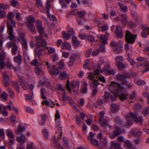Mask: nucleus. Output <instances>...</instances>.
Returning a JSON list of instances; mask_svg holds the SVG:
<instances>
[{
    "instance_id": "51",
    "label": "nucleus",
    "mask_w": 149,
    "mask_h": 149,
    "mask_svg": "<svg viewBox=\"0 0 149 149\" xmlns=\"http://www.w3.org/2000/svg\"><path fill=\"white\" fill-rule=\"evenodd\" d=\"M75 60V58L73 56H71L70 58V60L69 62L68 65L69 66H72Z\"/></svg>"
},
{
    "instance_id": "49",
    "label": "nucleus",
    "mask_w": 149,
    "mask_h": 149,
    "mask_svg": "<svg viewBox=\"0 0 149 149\" xmlns=\"http://www.w3.org/2000/svg\"><path fill=\"white\" fill-rule=\"evenodd\" d=\"M136 84L138 85L141 86L145 84L146 82L142 80L139 79L137 80L136 82Z\"/></svg>"
},
{
    "instance_id": "43",
    "label": "nucleus",
    "mask_w": 149,
    "mask_h": 149,
    "mask_svg": "<svg viewBox=\"0 0 149 149\" xmlns=\"http://www.w3.org/2000/svg\"><path fill=\"white\" fill-rule=\"evenodd\" d=\"M50 6V2L49 1H47L46 3V10L47 13V14H48L49 12V9Z\"/></svg>"
},
{
    "instance_id": "9",
    "label": "nucleus",
    "mask_w": 149,
    "mask_h": 149,
    "mask_svg": "<svg viewBox=\"0 0 149 149\" xmlns=\"http://www.w3.org/2000/svg\"><path fill=\"white\" fill-rule=\"evenodd\" d=\"M7 134L8 137L11 139L8 142V144L11 146L14 143V141H15L14 138L15 136L14 135L13 132L9 129H8L6 130Z\"/></svg>"
},
{
    "instance_id": "12",
    "label": "nucleus",
    "mask_w": 149,
    "mask_h": 149,
    "mask_svg": "<svg viewBox=\"0 0 149 149\" xmlns=\"http://www.w3.org/2000/svg\"><path fill=\"white\" fill-rule=\"evenodd\" d=\"M26 132V128L21 124H19L17 130L15 131V132L16 134H23L24 132Z\"/></svg>"
},
{
    "instance_id": "22",
    "label": "nucleus",
    "mask_w": 149,
    "mask_h": 149,
    "mask_svg": "<svg viewBox=\"0 0 149 149\" xmlns=\"http://www.w3.org/2000/svg\"><path fill=\"white\" fill-rule=\"evenodd\" d=\"M21 43L24 52H26L27 50V43L26 40L23 39L21 41Z\"/></svg>"
},
{
    "instance_id": "64",
    "label": "nucleus",
    "mask_w": 149,
    "mask_h": 149,
    "mask_svg": "<svg viewBox=\"0 0 149 149\" xmlns=\"http://www.w3.org/2000/svg\"><path fill=\"white\" fill-rule=\"evenodd\" d=\"M41 71V69L38 66L35 67V71L37 74H40Z\"/></svg>"
},
{
    "instance_id": "27",
    "label": "nucleus",
    "mask_w": 149,
    "mask_h": 149,
    "mask_svg": "<svg viewBox=\"0 0 149 149\" xmlns=\"http://www.w3.org/2000/svg\"><path fill=\"white\" fill-rule=\"evenodd\" d=\"M59 72L58 69L56 68L55 65L53 66V70L51 71L50 74L52 76H56L59 74Z\"/></svg>"
},
{
    "instance_id": "62",
    "label": "nucleus",
    "mask_w": 149,
    "mask_h": 149,
    "mask_svg": "<svg viewBox=\"0 0 149 149\" xmlns=\"http://www.w3.org/2000/svg\"><path fill=\"white\" fill-rule=\"evenodd\" d=\"M75 118L76 123L79 126H81V121L80 117L79 116H76Z\"/></svg>"
},
{
    "instance_id": "54",
    "label": "nucleus",
    "mask_w": 149,
    "mask_h": 149,
    "mask_svg": "<svg viewBox=\"0 0 149 149\" xmlns=\"http://www.w3.org/2000/svg\"><path fill=\"white\" fill-rule=\"evenodd\" d=\"M6 15V13L4 10L0 8V18H2L5 17Z\"/></svg>"
},
{
    "instance_id": "46",
    "label": "nucleus",
    "mask_w": 149,
    "mask_h": 149,
    "mask_svg": "<svg viewBox=\"0 0 149 149\" xmlns=\"http://www.w3.org/2000/svg\"><path fill=\"white\" fill-rule=\"evenodd\" d=\"M43 132L45 139H49V136L47 130L46 129H44L43 131Z\"/></svg>"
},
{
    "instance_id": "57",
    "label": "nucleus",
    "mask_w": 149,
    "mask_h": 149,
    "mask_svg": "<svg viewBox=\"0 0 149 149\" xmlns=\"http://www.w3.org/2000/svg\"><path fill=\"white\" fill-rule=\"evenodd\" d=\"M144 66L146 68L142 71V73H144V72L149 70V64H148L145 63L144 65Z\"/></svg>"
},
{
    "instance_id": "45",
    "label": "nucleus",
    "mask_w": 149,
    "mask_h": 149,
    "mask_svg": "<svg viewBox=\"0 0 149 149\" xmlns=\"http://www.w3.org/2000/svg\"><path fill=\"white\" fill-rule=\"evenodd\" d=\"M78 17L84 18L85 16L86 12L85 11H80L77 13Z\"/></svg>"
},
{
    "instance_id": "47",
    "label": "nucleus",
    "mask_w": 149,
    "mask_h": 149,
    "mask_svg": "<svg viewBox=\"0 0 149 149\" xmlns=\"http://www.w3.org/2000/svg\"><path fill=\"white\" fill-rule=\"evenodd\" d=\"M41 121L40 124L41 125L44 124L45 122V119L47 118V116L45 115H43L41 116Z\"/></svg>"
},
{
    "instance_id": "25",
    "label": "nucleus",
    "mask_w": 149,
    "mask_h": 149,
    "mask_svg": "<svg viewBox=\"0 0 149 149\" xmlns=\"http://www.w3.org/2000/svg\"><path fill=\"white\" fill-rule=\"evenodd\" d=\"M100 39L102 44L105 45L107 44V38L106 36L100 35Z\"/></svg>"
},
{
    "instance_id": "11",
    "label": "nucleus",
    "mask_w": 149,
    "mask_h": 149,
    "mask_svg": "<svg viewBox=\"0 0 149 149\" xmlns=\"http://www.w3.org/2000/svg\"><path fill=\"white\" fill-rule=\"evenodd\" d=\"M102 70L101 69L100 65L98 66L97 69L94 71V73H89V75L88 76V78L89 79H93L94 77L95 78V76L98 74H99V72L100 71L102 72L101 70Z\"/></svg>"
},
{
    "instance_id": "30",
    "label": "nucleus",
    "mask_w": 149,
    "mask_h": 149,
    "mask_svg": "<svg viewBox=\"0 0 149 149\" xmlns=\"http://www.w3.org/2000/svg\"><path fill=\"white\" fill-rule=\"evenodd\" d=\"M27 20L25 22L26 24L34 23L36 20L33 17L31 16L27 17Z\"/></svg>"
},
{
    "instance_id": "2",
    "label": "nucleus",
    "mask_w": 149,
    "mask_h": 149,
    "mask_svg": "<svg viewBox=\"0 0 149 149\" xmlns=\"http://www.w3.org/2000/svg\"><path fill=\"white\" fill-rule=\"evenodd\" d=\"M137 36L136 35L132 34L128 30L126 31L125 39L126 42L130 44L133 43Z\"/></svg>"
},
{
    "instance_id": "55",
    "label": "nucleus",
    "mask_w": 149,
    "mask_h": 149,
    "mask_svg": "<svg viewBox=\"0 0 149 149\" xmlns=\"http://www.w3.org/2000/svg\"><path fill=\"white\" fill-rule=\"evenodd\" d=\"M31 65H35L36 66H38L39 65V63L37 60L36 59L32 61L31 63Z\"/></svg>"
},
{
    "instance_id": "40",
    "label": "nucleus",
    "mask_w": 149,
    "mask_h": 149,
    "mask_svg": "<svg viewBox=\"0 0 149 149\" xmlns=\"http://www.w3.org/2000/svg\"><path fill=\"white\" fill-rule=\"evenodd\" d=\"M119 5L120 6V8L121 10L123 12H126L127 10V7L123 5L121 3H119Z\"/></svg>"
},
{
    "instance_id": "26",
    "label": "nucleus",
    "mask_w": 149,
    "mask_h": 149,
    "mask_svg": "<svg viewBox=\"0 0 149 149\" xmlns=\"http://www.w3.org/2000/svg\"><path fill=\"white\" fill-rule=\"evenodd\" d=\"M1 100L3 102L6 101L7 100L8 94L6 92H3L0 95Z\"/></svg>"
},
{
    "instance_id": "20",
    "label": "nucleus",
    "mask_w": 149,
    "mask_h": 149,
    "mask_svg": "<svg viewBox=\"0 0 149 149\" xmlns=\"http://www.w3.org/2000/svg\"><path fill=\"white\" fill-rule=\"evenodd\" d=\"M13 60L14 61L17 63L19 65H20L22 63V56L20 55H18L17 56L14 57Z\"/></svg>"
},
{
    "instance_id": "61",
    "label": "nucleus",
    "mask_w": 149,
    "mask_h": 149,
    "mask_svg": "<svg viewBox=\"0 0 149 149\" xmlns=\"http://www.w3.org/2000/svg\"><path fill=\"white\" fill-rule=\"evenodd\" d=\"M95 135V134L93 133L92 132H90L89 133V136H88V139L90 140L93 139Z\"/></svg>"
},
{
    "instance_id": "13",
    "label": "nucleus",
    "mask_w": 149,
    "mask_h": 149,
    "mask_svg": "<svg viewBox=\"0 0 149 149\" xmlns=\"http://www.w3.org/2000/svg\"><path fill=\"white\" fill-rule=\"evenodd\" d=\"M37 26L36 28L40 34V35L41 36V34L44 32V30L42 26V22L39 20H38L36 21Z\"/></svg>"
},
{
    "instance_id": "56",
    "label": "nucleus",
    "mask_w": 149,
    "mask_h": 149,
    "mask_svg": "<svg viewBox=\"0 0 149 149\" xmlns=\"http://www.w3.org/2000/svg\"><path fill=\"white\" fill-rule=\"evenodd\" d=\"M123 57L121 56H117L115 58V60L116 61V63H120L123 60Z\"/></svg>"
},
{
    "instance_id": "34",
    "label": "nucleus",
    "mask_w": 149,
    "mask_h": 149,
    "mask_svg": "<svg viewBox=\"0 0 149 149\" xmlns=\"http://www.w3.org/2000/svg\"><path fill=\"white\" fill-rule=\"evenodd\" d=\"M121 17L122 18L121 21L125 24H126L127 22V15L125 14H122L121 15Z\"/></svg>"
},
{
    "instance_id": "28",
    "label": "nucleus",
    "mask_w": 149,
    "mask_h": 149,
    "mask_svg": "<svg viewBox=\"0 0 149 149\" xmlns=\"http://www.w3.org/2000/svg\"><path fill=\"white\" fill-rule=\"evenodd\" d=\"M107 143V140L105 139L100 142L99 146H98V147L102 148L106 145Z\"/></svg>"
},
{
    "instance_id": "38",
    "label": "nucleus",
    "mask_w": 149,
    "mask_h": 149,
    "mask_svg": "<svg viewBox=\"0 0 149 149\" xmlns=\"http://www.w3.org/2000/svg\"><path fill=\"white\" fill-rule=\"evenodd\" d=\"M95 77H96V78H98V80L101 81L102 82H105V79L104 78L103 76H102L101 75H100L99 74H97L95 76Z\"/></svg>"
},
{
    "instance_id": "4",
    "label": "nucleus",
    "mask_w": 149,
    "mask_h": 149,
    "mask_svg": "<svg viewBox=\"0 0 149 149\" xmlns=\"http://www.w3.org/2000/svg\"><path fill=\"white\" fill-rule=\"evenodd\" d=\"M138 113L137 112H135L133 113L132 112H130L129 115H127L129 116V118L130 120L131 118H132L135 122L136 123L140 122L141 123L143 121V119L140 116L138 117Z\"/></svg>"
},
{
    "instance_id": "5",
    "label": "nucleus",
    "mask_w": 149,
    "mask_h": 149,
    "mask_svg": "<svg viewBox=\"0 0 149 149\" xmlns=\"http://www.w3.org/2000/svg\"><path fill=\"white\" fill-rule=\"evenodd\" d=\"M130 77V74L128 73L125 74L123 75L119 74L117 75L116 78L118 80L122 82L123 85H126L127 83L126 79Z\"/></svg>"
},
{
    "instance_id": "32",
    "label": "nucleus",
    "mask_w": 149,
    "mask_h": 149,
    "mask_svg": "<svg viewBox=\"0 0 149 149\" xmlns=\"http://www.w3.org/2000/svg\"><path fill=\"white\" fill-rule=\"evenodd\" d=\"M129 116L127 115L126 118L127 119V121L125 123V126L127 128L130 127L132 124L133 122L129 118Z\"/></svg>"
},
{
    "instance_id": "15",
    "label": "nucleus",
    "mask_w": 149,
    "mask_h": 149,
    "mask_svg": "<svg viewBox=\"0 0 149 149\" xmlns=\"http://www.w3.org/2000/svg\"><path fill=\"white\" fill-rule=\"evenodd\" d=\"M115 33L119 38H122L123 36L121 27L119 25L116 26L115 29Z\"/></svg>"
},
{
    "instance_id": "19",
    "label": "nucleus",
    "mask_w": 149,
    "mask_h": 149,
    "mask_svg": "<svg viewBox=\"0 0 149 149\" xmlns=\"http://www.w3.org/2000/svg\"><path fill=\"white\" fill-rule=\"evenodd\" d=\"M110 106L111 109V112L112 113H116L119 109V106L114 103H111Z\"/></svg>"
},
{
    "instance_id": "58",
    "label": "nucleus",
    "mask_w": 149,
    "mask_h": 149,
    "mask_svg": "<svg viewBox=\"0 0 149 149\" xmlns=\"http://www.w3.org/2000/svg\"><path fill=\"white\" fill-rule=\"evenodd\" d=\"M143 113L145 115L148 114L149 113V107H147L145 108L143 110Z\"/></svg>"
},
{
    "instance_id": "44",
    "label": "nucleus",
    "mask_w": 149,
    "mask_h": 149,
    "mask_svg": "<svg viewBox=\"0 0 149 149\" xmlns=\"http://www.w3.org/2000/svg\"><path fill=\"white\" fill-rule=\"evenodd\" d=\"M68 76V74L66 72L64 71L61 73L59 77L61 79H63L67 78Z\"/></svg>"
},
{
    "instance_id": "37",
    "label": "nucleus",
    "mask_w": 149,
    "mask_h": 149,
    "mask_svg": "<svg viewBox=\"0 0 149 149\" xmlns=\"http://www.w3.org/2000/svg\"><path fill=\"white\" fill-rule=\"evenodd\" d=\"M91 143L95 146H97L98 147L99 143H98V141L97 139H93L90 140Z\"/></svg>"
},
{
    "instance_id": "16",
    "label": "nucleus",
    "mask_w": 149,
    "mask_h": 149,
    "mask_svg": "<svg viewBox=\"0 0 149 149\" xmlns=\"http://www.w3.org/2000/svg\"><path fill=\"white\" fill-rule=\"evenodd\" d=\"M61 48L63 49H66L68 51L71 50V47L70 44L68 42L65 41L62 43L61 45Z\"/></svg>"
},
{
    "instance_id": "52",
    "label": "nucleus",
    "mask_w": 149,
    "mask_h": 149,
    "mask_svg": "<svg viewBox=\"0 0 149 149\" xmlns=\"http://www.w3.org/2000/svg\"><path fill=\"white\" fill-rule=\"evenodd\" d=\"M110 94L109 92L107 91L105 92L104 94V99L105 101H106L109 99L110 97Z\"/></svg>"
},
{
    "instance_id": "14",
    "label": "nucleus",
    "mask_w": 149,
    "mask_h": 149,
    "mask_svg": "<svg viewBox=\"0 0 149 149\" xmlns=\"http://www.w3.org/2000/svg\"><path fill=\"white\" fill-rule=\"evenodd\" d=\"M17 140L22 145L26 141V139L24 134L21 135L20 136H16Z\"/></svg>"
},
{
    "instance_id": "53",
    "label": "nucleus",
    "mask_w": 149,
    "mask_h": 149,
    "mask_svg": "<svg viewBox=\"0 0 149 149\" xmlns=\"http://www.w3.org/2000/svg\"><path fill=\"white\" fill-rule=\"evenodd\" d=\"M6 56L5 52L2 51L0 52V60H4Z\"/></svg>"
},
{
    "instance_id": "39",
    "label": "nucleus",
    "mask_w": 149,
    "mask_h": 149,
    "mask_svg": "<svg viewBox=\"0 0 149 149\" xmlns=\"http://www.w3.org/2000/svg\"><path fill=\"white\" fill-rule=\"evenodd\" d=\"M122 45L121 44L120 45L117 46L116 48L115 49V53L119 54L122 51L121 48L122 47Z\"/></svg>"
},
{
    "instance_id": "1",
    "label": "nucleus",
    "mask_w": 149,
    "mask_h": 149,
    "mask_svg": "<svg viewBox=\"0 0 149 149\" xmlns=\"http://www.w3.org/2000/svg\"><path fill=\"white\" fill-rule=\"evenodd\" d=\"M109 90L112 93H113V91L116 92L120 97V99L122 101L124 100H126L127 98V96L125 94L122 93V90L124 87L119 83H117L115 81H112L111 84L109 85Z\"/></svg>"
},
{
    "instance_id": "17",
    "label": "nucleus",
    "mask_w": 149,
    "mask_h": 149,
    "mask_svg": "<svg viewBox=\"0 0 149 149\" xmlns=\"http://www.w3.org/2000/svg\"><path fill=\"white\" fill-rule=\"evenodd\" d=\"M2 75L4 79V84L5 86H7L9 84V82L10 81L9 76L5 73H3Z\"/></svg>"
},
{
    "instance_id": "33",
    "label": "nucleus",
    "mask_w": 149,
    "mask_h": 149,
    "mask_svg": "<svg viewBox=\"0 0 149 149\" xmlns=\"http://www.w3.org/2000/svg\"><path fill=\"white\" fill-rule=\"evenodd\" d=\"M116 65L119 69H122L126 67V65L123 63H116Z\"/></svg>"
},
{
    "instance_id": "8",
    "label": "nucleus",
    "mask_w": 149,
    "mask_h": 149,
    "mask_svg": "<svg viewBox=\"0 0 149 149\" xmlns=\"http://www.w3.org/2000/svg\"><path fill=\"white\" fill-rule=\"evenodd\" d=\"M7 46L8 48L12 47L11 52L13 55H15L17 54L18 47L16 44L14 43L13 42H10L7 44Z\"/></svg>"
},
{
    "instance_id": "23",
    "label": "nucleus",
    "mask_w": 149,
    "mask_h": 149,
    "mask_svg": "<svg viewBox=\"0 0 149 149\" xmlns=\"http://www.w3.org/2000/svg\"><path fill=\"white\" fill-rule=\"evenodd\" d=\"M132 132L133 134L134 137H139L141 135V132L138 130H132Z\"/></svg>"
},
{
    "instance_id": "41",
    "label": "nucleus",
    "mask_w": 149,
    "mask_h": 149,
    "mask_svg": "<svg viewBox=\"0 0 149 149\" xmlns=\"http://www.w3.org/2000/svg\"><path fill=\"white\" fill-rule=\"evenodd\" d=\"M46 93L45 89L44 88H42L41 89V98L44 100H45L47 97L45 96V94Z\"/></svg>"
},
{
    "instance_id": "6",
    "label": "nucleus",
    "mask_w": 149,
    "mask_h": 149,
    "mask_svg": "<svg viewBox=\"0 0 149 149\" xmlns=\"http://www.w3.org/2000/svg\"><path fill=\"white\" fill-rule=\"evenodd\" d=\"M14 15H13L12 13H8L7 15V27H14L16 26V22L15 20L13 19L12 18L14 17Z\"/></svg>"
},
{
    "instance_id": "24",
    "label": "nucleus",
    "mask_w": 149,
    "mask_h": 149,
    "mask_svg": "<svg viewBox=\"0 0 149 149\" xmlns=\"http://www.w3.org/2000/svg\"><path fill=\"white\" fill-rule=\"evenodd\" d=\"M72 44L74 46H77L80 44V42L79 41L77 38L74 36L72 38Z\"/></svg>"
},
{
    "instance_id": "18",
    "label": "nucleus",
    "mask_w": 149,
    "mask_h": 149,
    "mask_svg": "<svg viewBox=\"0 0 149 149\" xmlns=\"http://www.w3.org/2000/svg\"><path fill=\"white\" fill-rule=\"evenodd\" d=\"M7 32L9 35V38L10 40L13 41L15 40V38L13 34V27H8Z\"/></svg>"
},
{
    "instance_id": "59",
    "label": "nucleus",
    "mask_w": 149,
    "mask_h": 149,
    "mask_svg": "<svg viewBox=\"0 0 149 149\" xmlns=\"http://www.w3.org/2000/svg\"><path fill=\"white\" fill-rule=\"evenodd\" d=\"M64 65V62H63L60 61L59 62L58 68H57L58 69V70H61L63 68Z\"/></svg>"
},
{
    "instance_id": "63",
    "label": "nucleus",
    "mask_w": 149,
    "mask_h": 149,
    "mask_svg": "<svg viewBox=\"0 0 149 149\" xmlns=\"http://www.w3.org/2000/svg\"><path fill=\"white\" fill-rule=\"evenodd\" d=\"M18 3L15 0H11V5L13 7H15L17 6Z\"/></svg>"
},
{
    "instance_id": "7",
    "label": "nucleus",
    "mask_w": 149,
    "mask_h": 149,
    "mask_svg": "<svg viewBox=\"0 0 149 149\" xmlns=\"http://www.w3.org/2000/svg\"><path fill=\"white\" fill-rule=\"evenodd\" d=\"M102 72H104L108 74H114L116 72L115 70L111 68L109 64H107L106 66L102 69L101 70Z\"/></svg>"
},
{
    "instance_id": "29",
    "label": "nucleus",
    "mask_w": 149,
    "mask_h": 149,
    "mask_svg": "<svg viewBox=\"0 0 149 149\" xmlns=\"http://www.w3.org/2000/svg\"><path fill=\"white\" fill-rule=\"evenodd\" d=\"M44 49L43 48H37L36 51V54L37 57H40V56L42 54L43 51Z\"/></svg>"
},
{
    "instance_id": "48",
    "label": "nucleus",
    "mask_w": 149,
    "mask_h": 149,
    "mask_svg": "<svg viewBox=\"0 0 149 149\" xmlns=\"http://www.w3.org/2000/svg\"><path fill=\"white\" fill-rule=\"evenodd\" d=\"M18 33L19 36V38L21 39V41H22L23 39L24 40H26V38L24 37V35L23 33L20 31H19L18 32Z\"/></svg>"
},
{
    "instance_id": "36",
    "label": "nucleus",
    "mask_w": 149,
    "mask_h": 149,
    "mask_svg": "<svg viewBox=\"0 0 149 149\" xmlns=\"http://www.w3.org/2000/svg\"><path fill=\"white\" fill-rule=\"evenodd\" d=\"M30 31L33 33L34 32L35 30L34 26L32 23H29L27 25Z\"/></svg>"
},
{
    "instance_id": "60",
    "label": "nucleus",
    "mask_w": 149,
    "mask_h": 149,
    "mask_svg": "<svg viewBox=\"0 0 149 149\" xmlns=\"http://www.w3.org/2000/svg\"><path fill=\"white\" fill-rule=\"evenodd\" d=\"M105 112L104 111H101L100 112V120L102 121L103 120V118L104 117V114Z\"/></svg>"
},
{
    "instance_id": "10",
    "label": "nucleus",
    "mask_w": 149,
    "mask_h": 149,
    "mask_svg": "<svg viewBox=\"0 0 149 149\" xmlns=\"http://www.w3.org/2000/svg\"><path fill=\"white\" fill-rule=\"evenodd\" d=\"M114 127L115 130L113 131V134L110 136L111 138L112 139H114L122 133L121 130L116 125H115Z\"/></svg>"
},
{
    "instance_id": "42",
    "label": "nucleus",
    "mask_w": 149,
    "mask_h": 149,
    "mask_svg": "<svg viewBox=\"0 0 149 149\" xmlns=\"http://www.w3.org/2000/svg\"><path fill=\"white\" fill-rule=\"evenodd\" d=\"M92 51V48L88 49L86 52L85 56L87 58L89 57L91 54Z\"/></svg>"
},
{
    "instance_id": "35",
    "label": "nucleus",
    "mask_w": 149,
    "mask_h": 149,
    "mask_svg": "<svg viewBox=\"0 0 149 149\" xmlns=\"http://www.w3.org/2000/svg\"><path fill=\"white\" fill-rule=\"evenodd\" d=\"M63 37L65 39L67 40L70 38L71 35L69 33H67L63 31L62 32Z\"/></svg>"
},
{
    "instance_id": "21",
    "label": "nucleus",
    "mask_w": 149,
    "mask_h": 149,
    "mask_svg": "<svg viewBox=\"0 0 149 149\" xmlns=\"http://www.w3.org/2000/svg\"><path fill=\"white\" fill-rule=\"evenodd\" d=\"M95 78H95L94 77L93 79H90L91 80H92V84L91 86L93 88H97L98 85L100 84V83H99L98 80L95 79Z\"/></svg>"
},
{
    "instance_id": "31",
    "label": "nucleus",
    "mask_w": 149,
    "mask_h": 149,
    "mask_svg": "<svg viewBox=\"0 0 149 149\" xmlns=\"http://www.w3.org/2000/svg\"><path fill=\"white\" fill-rule=\"evenodd\" d=\"M111 146L114 148V149H123L121 147L120 145L118 143H115L114 142H112L111 143Z\"/></svg>"
},
{
    "instance_id": "3",
    "label": "nucleus",
    "mask_w": 149,
    "mask_h": 149,
    "mask_svg": "<svg viewBox=\"0 0 149 149\" xmlns=\"http://www.w3.org/2000/svg\"><path fill=\"white\" fill-rule=\"evenodd\" d=\"M35 38L36 39V46L37 48H44L46 46V42L43 39V37L41 36L40 35L38 37L36 36Z\"/></svg>"
},
{
    "instance_id": "50",
    "label": "nucleus",
    "mask_w": 149,
    "mask_h": 149,
    "mask_svg": "<svg viewBox=\"0 0 149 149\" xmlns=\"http://www.w3.org/2000/svg\"><path fill=\"white\" fill-rule=\"evenodd\" d=\"M101 125L103 126L104 127H106L108 125V121L107 120H104L102 121H100V122Z\"/></svg>"
}]
</instances>
